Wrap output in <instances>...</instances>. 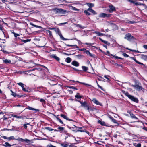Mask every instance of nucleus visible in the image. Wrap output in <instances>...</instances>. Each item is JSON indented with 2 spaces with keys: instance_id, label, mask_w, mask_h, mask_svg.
<instances>
[{
  "instance_id": "obj_32",
  "label": "nucleus",
  "mask_w": 147,
  "mask_h": 147,
  "mask_svg": "<svg viewBox=\"0 0 147 147\" xmlns=\"http://www.w3.org/2000/svg\"><path fill=\"white\" fill-rule=\"evenodd\" d=\"M12 116L13 117H15L17 118L18 119H22L23 117L22 116H18L16 115H12Z\"/></svg>"
},
{
  "instance_id": "obj_14",
  "label": "nucleus",
  "mask_w": 147,
  "mask_h": 147,
  "mask_svg": "<svg viewBox=\"0 0 147 147\" xmlns=\"http://www.w3.org/2000/svg\"><path fill=\"white\" fill-rule=\"evenodd\" d=\"M87 54L90 57H95V55L92 54L90 53L88 50H86L84 52Z\"/></svg>"
},
{
  "instance_id": "obj_49",
  "label": "nucleus",
  "mask_w": 147,
  "mask_h": 147,
  "mask_svg": "<svg viewBox=\"0 0 147 147\" xmlns=\"http://www.w3.org/2000/svg\"><path fill=\"white\" fill-rule=\"evenodd\" d=\"M123 55L124 57H129V55L126 53H124L123 54Z\"/></svg>"
},
{
  "instance_id": "obj_58",
  "label": "nucleus",
  "mask_w": 147,
  "mask_h": 147,
  "mask_svg": "<svg viewBox=\"0 0 147 147\" xmlns=\"http://www.w3.org/2000/svg\"><path fill=\"white\" fill-rule=\"evenodd\" d=\"M23 126L25 129H26L27 128V125L26 124H24Z\"/></svg>"
},
{
  "instance_id": "obj_44",
  "label": "nucleus",
  "mask_w": 147,
  "mask_h": 147,
  "mask_svg": "<svg viewBox=\"0 0 147 147\" xmlns=\"http://www.w3.org/2000/svg\"><path fill=\"white\" fill-rule=\"evenodd\" d=\"M11 92H12V94H11V95L14 96V97H15L16 96V93L13 92V91L12 90H11Z\"/></svg>"
},
{
  "instance_id": "obj_64",
  "label": "nucleus",
  "mask_w": 147,
  "mask_h": 147,
  "mask_svg": "<svg viewBox=\"0 0 147 147\" xmlns=\"http://www.w3.org/2000/svg\"><path fill=\"white\" fill-rule=\"evenodd\" d=\"M48 147H56L55 146H54L52 145H49Z\"/></svg>"
},
{
  "instance_id": "obj_33",
  "label": "nucleus",
  "mask_w": 147,
  "mask_h": 147,
  "mask_svg": "<svg viewBox=\"0 0 147 147\" xmlns=\"http://www.w3.org/2000/svg\"><path fill=\"white\" fill-rule=\"evenodd\" d=\"M82 68L83 71H86L88 70V68L87 67L85 66H82Z\"/></svg>"
},
{
  "instance_id": "obj_38",
  "label": "nucleus",
  "mask_w": 147,
  "mask_h": 147,
  "mask_svg": "<svg viewBox=\"0 0 147 147\" xmlns=\"http://www.w3.org/2000/svg\"><path fill=\"white\" fill-rule=\"evenodd\" d=\"M88 9L87 10H85L84 11V13L87 15H90V14L88 12Z\"/></svg>"
},
{
  "instance_id": "obj_36",
  "label": "nucleus",
  "mask_w": 147,
  "mask_h": 147,
  "mask_svg": "<svg viewBox=\"0 0 147 147\" xmlns=\"http://www.w3.org/2000/svg\"><path fill=\"white\" fill-rule=\"evenodd\" d=\"M71 9L73 10H74V11H79V9H77L73 6H71Z\"/></svg>"
},
{
  "instance_id": "obj_10",
  "label": "nucleus",
  "mask_w": 147,
  "mask_h": 147,
  "mask_svg": "<svg viewBox=\"0 0 147 147\" xmlns=\"http://www.w3.org/2000/svg\"><path fill=\"white\" fill-rule=\"evenodd\" d=\"M140 58L145 61H147V55L143 54L139 55Z\"/></svg>"
},
{
  "instance_id": "obj_17",
  "label": "nucleus",
  "mask_w": 147,
  "mask_h": 147,
  "mask_svg": "<svg viewBox=\"0 0 147 147\" xmlns=\"http://www.w3.org/2000/svg\"><path fill=\"white\" fill-rule=\"evenodd\" d=\"M88 11L92 13L93 14L95 15L97 14V13L91 8H89L88 9Z\"/></svg>"
},
{
  "instance_id": "obj_4",
  "label": "nucleus",
  "mask_w": 147,
  "mask_h": 147,
  "mask_svg": "<svg viewBox=\"0 0 147 147\" xmlns=\"http://www.w3.org/2000/svg\"><path fill=\"white\" fill-rule=\"evenodd\" d=\"M131 86L133 87L137 91H140L144 89L142 86H141V84L140 83H136L134 85H131Z\"/></svg>"
},
{
  "instance_id": "obj_28",
  "label": "nucleus",
  "mask_w": 147,
  "mask_h": 147,
  "mask_svg": "<svg viewBox=\"0 0 147 147\" xmlns=\"http://www.w3.org/2000/svg\"><path fill=\"white\" fill-rule=\"evenodd\" d=\"M61 146L64 147H67L68 146V144L65 143H62L60 144Z\"/></svg>"
},
{
  "instance_id": "obj_18",
  "label": "nucleus",
  "mask_w": 147,
  "mask_h": 147,
  "mask_svg": "<svg viewBox=\"0 0 147 147\" xmlns=\"http://www.w3.org/2000/svg\"><path fill=\"white\" fill-rule=\"evenodd\" d=\"M11 62V60L9 59H5L3 60V63L6 64L10 63Z\"/></svg>"
},
{
  "instance_id": "obj_57",
  "label": "nucleus",
  "mask_w": 147,
  "mask_h": 147,
  "mask_svg": "<svg viewBox=\"0 0 147 147\" xmlns=\"http://www.w3.org/2000/svg\"><path fill=\"white\" fill-rule=\"evenodd\" d=\"M84 131V130H78L76 131V132H83Z\"/></svg>"
},
{
  "instance_id": "obj_29",
  "label": "nucleus",
  "mask_w": 147,
  "mask_h": 147,
  "mask_svg": "<svg viewBox=\"0 0 147 147\" xmlns=\"http://www.w3.org/2000/svg\"><path fill=\"white\" fill-rule=\"evenodd\" d=\"M3 146L6 147H10L11 145L8 142H6L5 143L4 145H3Z\"/></svg>"
},
{
  "instance_id": "obj_47",
  "label": "nucleus",
  "mask_w": 147,
  "mask_h": 147,
  "mask_svg": "<svg viewBox=\"0 0 147 147\" xmlns=\"http://www.w3.org/2000/svg\"><path fill=\"white\" fill-rule=\"evenodd\" d=\"M57 120H58L60 123H61L62 124H63V121H62V120L61 119H59V118H57Z\"/></svg>"
},
{
  "instance_id": "obj_41",
  "label": "nucleus",
  "mask_w": 147,
  "mask_h": 147,
  "mask_svg": "<svg viewBox=\"0 0 147 147\" xmlns=\"http://www.w3.org/2000/svg\"><path fill=\"white\" fill-rule=\"evenodd\" d=\"M111 120L114 123H117V121L113 118H112Z\"/></svg>"
},
{
  "instance_id": "obj_11",
  "label": "nucleus",
  "mask_w": 147,
  "mask_h": 147,
  "mask_svg": "<svg viewBox=\"0 0 147 147\" xmlns=\"http://www.w3.org/2000/svg\"><path fill=\"white\" fill-rule=\"evenodd\" d=\"M110 16V14H106L104 13H102L100 14L99 15V17H109Z\"/></svg>"
},
{
  "instance_id": "obj_56",
  "label": "nucleus",
  "mask_w": 147,
  "mask_h": 147,
  "mask_svg": "<svg viewBox=\"0 0 147 147\" xmlns=\"http://www.w3.org/2000/svg\"><path fill=\"white\" fill-rule=\"evenodd\" d=\"M80 83H81V84H84V85H86V86H91V85H89V84H86L85 83H84L81 82Z\"/></svg>"
},
{
  "instance_id": "obj_45",
  "label": "nucleus",
  "mask_w": 147,
  "mask_h": 147,
  "mask_svg": "<svg viewBox=\"0 0 147 147\" xmlns=\"http://www.w3.org/2000/svg\"><path fill=\"white\" fill-rule=\"evenodd\" d=\"M76 26L77 27H78L81 28H84V27L82 26L81 25L79 24H77Z\"/></svg>"
},
{
  "instance_id": "obj_42",
  "label": "nucleus",
  "mask_w": 147,
  "mask_h": 147,
  "mask_svg": "<svg viewBox=\"0 0 147 147\" xmlns=\"http://www.w3.org/2000/svg\"><path fill=\"white\" fill-rule=\"evenodd\" d=\"M31 40L30 39H26V40H22V41L24 43H26L27 42H30Z\"/></svg>"
},
{
  "instance_id": "obj_26",
  "label": "nucleus",
  "mask_w": 147,
  "mask_h": 147,
  "mask_svg": "<svg viewBox=\"0 0 147 147\" xmlns=\"http://www.w3.org/2000/svg\"><path fill=\"white\" fill-rule=\"evenodd\" d=\"M30 25L34 26V27L38 28H42L41 26L34 25L33 23H30Z\"/></svg>"
},
{
  "instance_id": "obj_48",
  "label": "nucleus",
  "mask_w": 147,
  "mask_h": 147,
  "mask_svg": "<svg viewBox=\"0 0 147 147\" xmlns=\"http://www.w3.org/2000/svg\"><path fill=\"white\" fill-rule=\"evenodd\" d=\"M40 101L42 102V103H45V100L43 99H40Z\"/></svg>"
},
{
  "instance_id": "obj_8",
  "label": "nucleus",
  "mask_w": 147,
  "mask_h": 147,
  "mask_svg": "<svg viewBox=\"0 0 147 147\" xmlns=\"http://www.w3.org/2000/svg\"><path fill=\"white\" fill-rule=\"evenodd\" d=\"M55 32L58 34V35H59L60 38L63 40H68L67 39H66L65 38L62 36L61 34L60 30L58 28H57L55 29Z\"/></svg>"
},
{
  "instance_id": "obj_13",
  "label": "nucleus",
  "mask_w": 147,
  "mask_h": 147,
  "mask_svg": "<svg viewBox=\"0 0 147 147\" xmlns=\"http://www.w3.org/2000/svg\"><path fill=\"white\" fill-rule=\"evenodd\" d=\"M17 84L21 86V87L22 88V90L25 92H27L28 91L25 89L24 88V84L21 82H19L17 83Z\"/></svg>"
},
{
  "instance_id": "obj_5",
  "label": "nucleus",
  "mask_w": 147,
  "mask_h": 147,
  "mask_svg": "<svg viewBox=\"0 0 147 147\" xmlns=\"http://www.w3.org/2000/svg\"><path fill=\"white\" fill-rule=\"evenodd\" d=\"M128 2H130L131 3L134 4L136 5H142L144 8H146V6L145 4H141L140 2H137L136 0H127Z\"/></svg>"
},
{
  "instance_id": "obj_40",
  "label": "nucleus",
  "mask_w": 147,
  "mask_h": 147,
  "mask_svg": "<svg viewBox=\"0 0 147 147\" xmlns=\"http://www.w3.org/2000/svg\"><path fill=\"white\" fill-rule=\"evenodd\" d=\"M67 88H71L74 89H76V90H77V89L74 86H68L67 87Z\"/></svg>"
},
{
  "instance_id": "obj_51",
  "label": "nucleus",
  "mask_w": 147,
  "mask_h": 147,
  "mask_svg": "<svg viewBox=\"0 0 147 147\" xmlns=\"http://www.w3.org/2000/svg\"><path fill=\"white\" fill-rule=\"evenodd\" d=\"M113 57H115L116 59H122V58H121V57H119L118 56H115V55L113 56Z\"/></svg>"
},
{
  "instance_id": "obj_1",
  "label": "nucleus",
  "mask_w": 147,
  "mask_h": 147,
  "mask_svg": "<svg viewBox=\"0 0 147 147\" xmlns=\"http://www.w3.org/2000/svg\"><path fill=\"white\" fill-rule=\"evenodd\" d=\"M122 92L126 96H127L129 99H131L133 101L137 103L138 102V100L137 98L131 95H130L127 92L123 90L122 91Z\"/></svg>"
},
{
  "instance_id": "obj_15",
  "label": "nucleus",
  "mask_w": 147,
  "mask_h": 147,
  "mask_svg": "<svg viewBox=\"0 0 147 147\" xmlns=\"http://www.w3.org/2000/svg\"><path fill=\"white\" fill-rule=\"evenodd\" d=\"M49 83L52 86L57 84V83L55 81V80H50V81L49 82Z\"/></svg>"
},
{
  "instance_id": "obj_20",
  "label": "nucleus",
  "mask_w": 147,
  "mask_h": 147,
  "mask_svg": "<svg viewBox=\"0 0 147 147\" xmlns=\"http://www.w3.org/2000/svg\"><path fill=\"white\" fill-rule=\"evenodd\" d=\"M72 64L75 66L77 67L79 65V63L75 61H73L71 63Z\"/></svg>"
},
{
  "instance_id": "obj_60",
  "label": "nucleus",
  "mask_w": 147,
  "mask_h": 147,
  "mask_svg": "<svg viewBox=\"0 0 147 147\" xmlns=\"http://www.w3.org/2000/svg\"><path fill=\"white\" fill-rule=\"evenodd\" d=\"M96 83H97V86H98V87L99 88H101L102 87H101V86H100V85H99L98 84V82H97V81H96Z\"/></svg>"
},
{
  "instance_id": "obj_46",
  "label": "nucleus",
  "mask_w": 147,
  "mask_h": 147,
  "mask_svg": "<svg viewBox=\"0 0 147 147\" xmlns=\"http://www.w3.org/2000/svg\"><path fill=\"white\" fill-rule=\"evenodd\" d=\"M12 33L14 34V36L16 38L17 37V36H19L18 34L14 32H13Z\"/></svg>"
},
{
  "instance_id": "obj_59",
  "label": "nucleus",
  "mask_w": 147,
  "mask_h": 147,
  "mask_svg": "<svg viewBox=\"0 0 147 147\" xmlns=\"http://www.w3.org/2000/svg\"><path fill=\"white\" fill-rule=\"evenodd\" d=\"M1 51H2L4 53H8V52L7 51H6L5 50H4L3 49Z\"/></svg>"
},
{
  "instance_id": "obj_55",
  "label": "nucleus",
  "mask_w": 147,
  "mask_h": 147,
  "mask_svg": "<svg viewBox=\"0 0 147 147\" xmlns=\"http://www.w3.org/2000/svg\"><path fill=\"white\" fill-rule=\"evenodd\" d=\"M143 47L145 49H147V45H144L143 46Z\"/></svg>"
},
{
  "instance_id": "obj_24",
  "label": "nucleus",
  "mask_w": 147,
  "mask_h": 147,
  "mask_svg": "<svg viewBox=\"0 0 147 147\" xmlns=\"http://www.w3.org/2000/svg\"><path fill=\"white\" fill-rule=\"evenodd\" d=\"M75 97L76 98L78 99H80L82 98V96L79 95V94L78 93H77V94L75 95Z\"/></svg>"
},
{
  "instance_id": "obj_30",
  "label": "nucleus",
  "mask_w": 147,
  "mask_h": 147,
  "mask_svg": "<svg viewBox=\"0 0 147 147\" xmlns=\"http://www.w3.org/2000/svg\"><path fill=\"white\" fill-rule=\"evenodd\" d=\"M87 5L89 7V8H91V7L94 6V5L93 4L90 3H87Z\"/></svg>"
},
{
  "instance_id": "obj_27",
  "label": "nucleus",
  "mask_w": 147,
  "mask_h": 147,
  "mask_svg": "<svg viewBox=\"0 0 147 147\" xmlns=\"http://www.w3.org/2000/svg\"><path fill=\"white\" fill-rule=\"evenodd\" d=\"M28 109L30 110H32L33 111H40L39 109H36L34 108H32L30 107H28Z\"/></svg>"
},
{
  "instance_id": "obj_2",
  "label": "nucleus",
  "mask_w": 147,
  "mask_h": 147,
  "mask_svg": "<svg viewBox=\"0 0 147 147\" xmlns=\"http://www.w3.org/2000/svg\"><path fill=\"white\" fill-rule=\"evenodd\" d=\"M8 139L9 140V141H10L13 140L15 139V138L13 136H11L10 137H8ZM16 140L19 141H21L22 142L25 141L26 143L28 144L30 143L31 142V140H28L27 139H24L20 137H19L18 138L16 139Z\"/></svg>"
},
{
  "instance_id": "obj_6",
  "label": "nucleus",
  "mask_w": 147,
  "mask_h": 147,
  "mask_svg": "<svg viewBox=\"0 0 147 147\" xmlns=\"http://www.w3.org/2000/svg\"><path fill=\"white\" fill-rule=\"evenodd\" d=\"M76 101H78L81 104V106L83 107L85 109H89L88 104L86 102L84 101V102H83L77 100H76Z\"/></svg>"
},
{
  "instance_id": "obj_39",
  "label": "nucleus",
  "mask_w": 147,
  "mask_h": 147,
  "mask_svg": "<svg viewBox=\"0 0 147 147\" xmlns=\"http://www.w3.org/2000/svg\"><path fill=\"white\" fill-rule=\"evenodd\" d=\"M104 77L105 78L108 80L109 81L110 80V78H109V77H110V76L109 75H105L104 76Z\"/></svg>"
},
{
  "instance_id": "obj_12",
  "label": "nucleus",
  "mask_w": 147,
  "mask_h": 147,
  "mask_svg": "<svg viewBox=\"0 0 147 147\" xmlns=\"http://www.w3.org/2000/svg\"><path fill=\"white\" fill-rule=\"evenodd\" d=\"M95 104L97 105H100L101 106L102 104L96 100V99L95 98H93L92 100H91Z\"/></svg>"
},
{
  "instance_id": "obj_21",
  "label": "nucleus",
  "mask_w": 147,
  "mask_h": 147,
  "mask_svg": "<svg viewBox=\"0 0 147 147\" xmlns=\"http://www.w3.org/2000/svg\"><path fill=\"white\" fill-rule=\"evenodd\" d=\"M60 116L61 117H63V118H64V119H65L69 120V121H72V120L68 118L65 115L63 114H61Z\"/></svg>"
},
{
  "instance_id": "obj_54",
  "label": "nucleus",
  "mask_w": 147,
  "mask_h": 147,
  "mask_svg": "<svg viewBox=\"0 0 147 147\" xmlns=\"http://www.w3.org/2000/svg\"><path fill=\"white\" fill-rule=\"evenodd\" d=\"M137 147H141V144L140 143H138L136 145Z\"/></svg>"
},
{
  "instance_id": "obj_16",
  "label": "nucleus",
  "mask_w": 147,
  "mask_h": 147,
  "mask_svg": "<svg viewBox=\"0 0 147 147\" xmlns=\"http://www.w3.org/2000/svg\"><path fill=\"white\" fill-rule=\"evenodd\" d=\"M51 57L52 58L55 59L57 61H59L60 60V59L59 57L56 56L54 54H52L51 55Z\"/></svg>"
},
{
  "instance_id": "obj_63",
  "label": "nucleus",
  "mask_w": 147,
  "mask_h": 147,
  "mask_svg": "<svg viewBox=\"0 0 147 147\" xmlns=\"http://www.w3.org/2000/svg\"><path fill=\"white\" fill-rule=\"evenodd\" d=\"M48 33H49V35H52V33H51V31H50V30H48Z\"/></svg>"
},
{
  "instance_id": "obj_25",
  "label": "nucleus",
  "mask_w": 147,
  "mask_h": 147,
  "mask_svg": "<svg viewBox=\"0 0 147 147\" xmlns=\"http://www.w3.org/2000/svg\"><path fill=\"white\" fill-rule=\"evenodd\" d=\"M57 129H58L59 131H60L61 133H62L64 130V128L63 127H58Z\"/></svg>"
},
{
  "instance_id": "obj_7",
  "label": "nucleus",
  "mask_w": 147,
  "mask_h": 147,
  "mask_svg": "<svg viewBox=\"0 0 147 147\" xmlns=\"http://www.w3.org/2000/svg\"><path fill=\"white\" fill-rule=\"evenodd\" d=\"M124 38L128 41H130L131 40L133 39L134 37L130 34L128 33L125 35Z\"/></svg>"
},
{
  "instance_id": "obj_43",
  "label": "nucleus",
  "mask_w": 147,
  "mask_h": 147,
  "mask_svg": "<svg viewBox=\"0 0 147 147\" xmlns=\"http://www.w3.org/2000/svg\"><path fill=\"white\" fill-rule=\"evenodd\" d=\"M0 30L2 31V32L3 33V34H4V31L3 30V29L2 26L0 24Z\"/></svg>"
},
{
  "instance_id": "obj_62",
  "label": "nucleus",
  "mask_w": 147,
  "mask_h": 147,
  "mask_svg": "<svg viewBox=\"0 0 147 147\" xmlns=\"http://www.w3.org/2000/svg\"><path fill=\"white\" fill-rule=\"evenodd\" d=\"M89 109H87V110H88L89 111H93V110L92 109V108L90 107H89Z\"/></svg>"
},
{
  "instance_id": "obj_37",
  "label": "nucleus",
  "mask_w": 147,
  "mask_h": 147,
  "mask_svg": "<svg viewBox=\"0 0 147 147\" xmlns=\"http://www.w3.org/2000/svg\"><path fill=\"white\" fill-rule=\"evenodd\" d=\"M76 57L79 59H80L83 57V55H81L79 54L77 55H76Z\"/></svg>"
},
{
  "instance_id": "obj_52",
  "label": "nucleus",
  "mask_w": 147,
  "mask_h": 147,
  "mask_svg": "<svg viewBox=\"0 0 147 147\" xmlns=\"http://www.w3.org/2000/svg\"><path fill=\"white\" fill-rule=\"evenodd\" d=\"M135 22L134 21H129L128 22V23L129 24H133L135 23Z\"/></svg>"
},
{
  "instance_id": "obj_9",
  "label": "nucleus",
  "mask_w": 147,
  "mask_h": 147,
  "mask_svg": "<svg viewBox=\"0 0 147 147\" xmlns=\"http://www.w3.org/2000/svg\"><path fill=\"white\" fill-rule=\"evenodd\" d=\"M109 7L110 8L109 12L110 13L115 11V8L114 6L112 4H110L109 5Z\"/></svg>"
},
{
  "instance_id": "obj_34",
  "label": "nucleus",
  "mask_w": 147,
  "mask_h": 147,
  "mask_svg": "<svg viewBox=\"0 0 147 147\" xmlns=\"http://www.w3.org/2000/svg\"><path fill=\"white\" fill-rule=\"evenodd\" d=\"M130 115L131 118L135 119H138V118L133 114L131 113H130Z\"/></svg>"
},
{
  "instance_id": "obj_31",
  "label": "nucleus",
  "mask_w": 147,
  "mask_h": 147,
  "mask_svg": "<svg viewBox=\"0 0 147 147\" xmlns=\"http://www.w3.org/2000/svg\"><path fill=\"white\" fill-rule=\"evenodd\" d=\"M65 61L67 63H70L71 61V59L70 57H67L65 59Z\"/></svg>"
},
{
  "instance_id": "obj_35",
  "label": "nucleus",
  "mask_w": 147,
  "mask_h": 147,
  "mask_svg": "<svg viewBox=\"0 0 147 147\" xmlns=\"http://www.w3.org/2000/svg\"><path fill=\"white\" fill-rule=\"evenodd\" d=\"M45 129L49 131H51L54 130L53 129L50 127H45Z\"/></svg>"
},
{
  "instance_id": "obj_61",
  "label": "nucleus",
  "mask_w": 147,
  "mask_h": 147,
  "mask_svg": "<svg viewBox=\"0 0 147 147\" xmlns=\"http://www.w3.org/2000/svg\"><path fill=\"white\" fill-rule=\"evenodd\" d=\"M2 138L4 139H8V137H7L6 136H3L2 137Z\"/></svg>"
},
{
  "instance_id": "obj_53",
  "label": "nucleus",
  "mask_w": 147,
  "mask_h": 147,
  "mask_svg": "<svg viewBox=\"0 0 147 147\" xmlns=\"http://www.w3.org/2000/svg\"><path fill=\"white\" fill-rule=\"evenodd\" d=\"M103 41V42H104L105 44H107V45H108V44H109L107 41H105V40H104V41Z\"/></svg>"
},
{
  "instance_id": "obj_22",
  "label": "nucleus",
  "mask_w": 147,
  "mask_h": 147,
  "mask_svg": "<svg viewBox=\"0 0 147 147\" xmlns=\"http://www.w3.org/2000/svg\"><path fill=\"white\" fill-rule=\"evenodd\" d=\"M94 33L96 34L98 36H103L105 35L104 34L98 31H95Z\"/></svg>"
},
{
  "instance_id": "obj_50",
  "label": "nucleus",
  "mask_w": 147,
  "mask_h": 147,
  "mask_svg": "<svg viewBox=\"0 0 147 147\" xmlns=\"http://www.w3.org/2000/svg\"><path fill=\"white\" fill-rule=\"evenodd\" d=\"M127 49L128 50H129L132 51L136 52L137 53H140V52L139 51H138V50L136 51V50H130V49H128V48H127Z\"/></svg>"
},
{
  "instance_id": "obj_23",
  "label": "nucleus",
  "mask_w": 147,
  "mask_h": 147,
  "mask_svg": "<svg viewBox=\"0 0 147 147\" xmlns=\"http://www.w3.org/2000/svg\"><path fill=\"white\" fill-rule=\"evenodd\" d=\"M98 123L100 124L101 125L103 126H106V124L105 122L103 121L99 120L98 121Z\"/></svg>"
},
{
  "instance_id": "obj_3",
  "label": "nucleus",
  "mask_w": 147,
  "mask_h": 147,
  "mask_svg": "<svg viewBox=\"0 0 147 147\" xmlns=\"http://www.w3.org/2000/svg\"><path fill=\"white\" fill-rule=\"evenodd\" d=\"M53 11L56 14H64L68 13L69 12L68 11H66L61 9L56 8L53 9Z\"/></svg>"
},
{
  "instance_id": "obj_19",
  "label": "nucleus",
  "mask_w": 147,
  "mask_h": 147,
  "mask_svg": "<svg viewBox=\"0 0 147 147\" xmlns=\"http://www.w3.org/2000/svg\"><path fill=\"white\" fill-rule=\"evenodd\" d=\"M130 58L131 59H132L133 60H134L136 62V63H137L138 64H141V65H143V63H140V62H139V61H138L137 60L135 59V58H134V57H131Z\"/></svg>"
}]
</instances>
